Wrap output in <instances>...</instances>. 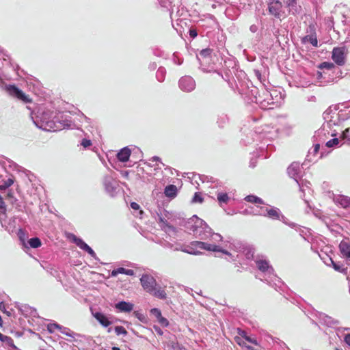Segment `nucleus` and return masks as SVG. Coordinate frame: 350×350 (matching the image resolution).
Listing matches in <instances>:
<instances>
[{
    "label": "nucleus",
    "instance_id": "nucleus-54",
    "mask_svg": "<svg viewBox=\"0 0 350 350\" xmlns=\"http://www.w3.org/2000/svg\"><path fill=\"white\" fill-rule=\"evenodd\" d=\"M131 207L134 210L139 209V205L137 202H131Z\"/></svg>",
    "mask_w": 350,
    "mask_h": 350
},
{
    "label": "nucleus",
    "instance_id": "nucleus-29",
    "mask_svg": "<svg viewBox=\"0 0 350 350\" xmlns=\"http://www.w3.org/2000/svg\"><path fill=\"white\" fill-rule=\"evenodd\" d=\"M164 193L167 197H174L175 196V185H170L165 187Z\"/></svg>",
    "mask_w": 350,
    "mask_h": 350
},
{
    "label": "nucleus",
    "instance_id": "nucleus-6",
    "mask_svg": "<svg viewBox=\"0 0 350 350\" xmlns=\"http://www.w3.org/2000/svg\"><path fill=\"white\" fill-rule=\"evenodd\" d=\"M6 92L12 97L16 98L24 103H30L32 100L15 85H8L5 87Z\"/></svg>",
    "mask_w": 350,
    "mask_h": 350
},
{
    "label": "nucleus",
    "instance_id": "nucleus-40",
    "mask_svg": "<svg viewBox=\"0 0 350 350\" xmlns=\"http://www.w3.org/2000/svg\"><path fill=\"white\" fill-rule=\"evenodd\" d=\"M228 119L226 116L222 115L221 116H220L217 121L219 126L223 127L224 124H226L228 122Z\"/></svg>",
    "mask_w": 350,
    "mask_h": 350
},
{
    "label": "nucleus",
    "instance_id": "nucleus-33",
    "mask_svg": "<svg viewBox=\"0 0 350 350\" xmlns=\"http://www.w3.org/2000/svg\"><path fill=\"white\" fill-rule=\"evenodd\" d=\"M62 329V326L57 323H50L47 326V330L50 333L54 332L56 329Z\"/></svg>",
    "mask_w": 350,
    "mask_h": 350
},
{
    "label": "nucleus",
    "instance_id": "nucleus-60",
    "mask_svg": "<svg viewBox=\"0 0 350 350\" xmlns=\"http://www.w3.org/2000/svg\"><path fill=\"white\" fill-rule=\"evenodd\" d=\"M125 274L128 275H134V271L133 269H126Z\"/></svg>",
    "mask_w": 350,
    "mask_h": 350
},
{
    "label": "nucleus",
    "instance_id": "nucleus-42",
    "mask_svg": "<svg viewBox=\"0 0 350 350\" xmlns=\"http://www.w3.org/2000/svg\"><path fill=\"white\" fill-rule=\"evenodd\" d=\"M269 129V127L268 126H265V128L262 129V133L265 137L272 139L275 135L271 134V132L268 131Z\"/></svg>",
    "mask_w": 350,
    "mask_h": 350
},
{
    "label": "nucleus",
    "instance_id": "nucleus-38",
    "mask_svg": "<svg viewBox=\"0 0 350 350\" xmlns=\"http://www.w3.org/2000/svg\"><path fill=\"white\" fill-rule=\"evenodd\" d=\"M125 272H126V269L125 268H124V267H119V268H118L116 269H113L111 271V275L113 277H116V276H117L120 273L125 274Z\"/></svg>",
    "mask_w": 350,
    "mask_h": 350
},
{
    "label": "nucleus",
    "instance_id": "nucleus-22",
    "mask_svg": "<svg viewBox=\"0 0 350 350\" xmlns=\"http://www.w3.org/2000/svg\"><path fill=\"white\" fill-rule=\"evenodd\" d=\"M266 206L263 204H256L253 206V208L254 211H252L254 215H260L264 216L265 215V211Z\"/></svg>",
    "mask_w": 350,
    "mask_h": 350
},
{
    "label": "nucleus",
    "instance_id": "nucleus-61",
    "mask_svg": "<svg viewBox=\"0 0 350 350\" xmlns=\"http://www.w3.org/2000/svg\"><path fill=\"white\" fill-rule=\"evenodd\" d=\"M295 0H284V3L288 7L293 3Z\"/></svg>",
    "mask_w": 350,
    "mask_h": 350
},
{
    "label": "nucleus",
    "instance_id": "nucleus-8",
    "mask_svg": "<svg viewBox=\"0 0 350 350\" xmlns=\"http://www.w3.org/2000/svg\"><path fill=\"white\" fill-rule=\"evenodd\" d=\"M265 211V217H267L271 219H275V220H281L284 224L293 227L294 226L293 224H288L286 221V218L282 215L280 209L278 208L272 206H267Z\"/></svg>",
    "mask_w": 350,
    "mask_h": 350
},
{
    "label": "nucleus",
    "instance_id": "nucleus-52",
    "mask_svg": "<svg viewBox=\"0 0 350 350\" xmlns=\"http://www.w3.org/2000/svg\"><path fill=\"white\" fill-rule=\"evenodd\" d=\"M252 211H254V208H253V206H250V207H248L247 208H245V209L244 210V211H243V212H244L245 214H250V215H253Z\"/></svg>",
    "mask_w": 350,
    "mask_h": 350
},
{
    "label": "nucleus",
    "instance_id": "nucleus-57",
    "mask_svg": "<svg viewBox=\"0 0 350 350\" xmlns=\"http://www.w3.org/2000/svg\"><path fill=\"white\" fill-rule=\"evenodd\" d=\"M18 236H19L20 239H21L23 241H24V239H23V237H25V232H24V231H23V230L20 229V230H18Z\"/></svg>",
    "mask_w": 350,
    "mask_h": 350
},
{
    "label": "nucleus",
    "instance_id": "nucleus-2",
    "mask_svg": "<svg viewBox=\"0 0 350 350\" xmlns=\"http://www.w3.org/2000/svg\"><path fill=\"white\" fill-rule=\"evenodd\" d=\"M282 96L279 95L277 90L269 92L267 90H262L261 94L254 96V100H252L259 105L264 109H273L280 105Z\"/></svg>",
    "mask_w": 350,
    "mask_h": 350
},
{
    "label": "nucleus",
    "instance_id": "nucleus-31",
    "mask_svg": "<svg viewBox=\"0 0 350 350\" xmlns=\"http://www.w3.org/2000/svg\"><path fill=\"white\" fill-rule=\"evenodd\" d=\"M234 339L239 345L247 348V350H254L252 347L246 345V344H245L246 340H245L244 338H242L241 337H235Z\"/></svg>",
    "mask_w": 350,
    "mask_h": 350
},
{
    "label": "nucleus",
    "instance_id": "nucleus-1",
    "mask_svg": "<svg viewBox=\"0 0 350 350\" xmlns=\"http://www.w3.org/2000/svg\"><path fill=\"white\" fill-rule=\"evenodd\" d=\"M176 226L200 240L208 239L211 234V228L203 219L196 215L188 219L182 217L180 214L178 216L176 215Z\"/></svg>",
    "mask_w": 350,
    "mask_h": 350
},
{
    "label": "nucleus",
    "instance_id": "nucleus-23",
    "mask_svg": "<svg viewBox=\"0 0 350 350\" xmlns=\"http://www.w3.org/2000/svg\"><path fill=\"white\" fill-rule=\"evenodd\" d=\"M217 198L220 206L223 204H228L230 198L226 193L218 192L217 194Z\"/></svg>",
    "mask_w": 350,
    "mask_h": 350
},
{
    "label": "nucleus",
    "instance_id": "nucleus-18",
    "mask_svg": "<svg viewBox=\"0 0 350 350\" xmlns=\"http://www.w3.org/2000/svg\"><path fill=\"white\" fill-rule=\"evenodd\" d=\"M334 201L336 204H340L343 208H350V198L346 196H336L334 198Z\"/></svg>",
    "mask_w": 350,
    "mask_h": 350
},
{
    "label": "nucleus",
    "instance_id": "nucleus-21",
    "mask_svg": "<svg viewBox=\"0 0 350 350\" xmlns=\"http://www.w3.org/2000/svg\"><path fill=\"white\" fill-rule=\"evenodd\" d=\"M318 68L321 70V71H332V70H336V67L335 66V65L332 63V62H323L321 63L319 66Z\"/></svg>",
    "mask_w": 350,
    "mask_h": 350
},
{
    "label": "nucleus",
    "instance_id": "nucleus-49",
    "mask_svg": "<svg viewBox=\"0 0 350 350\" xmlns=\"http://www.w3.org/2000/svg\"><path fill=\"white\" fill-rule=\"evenodd\" d=\"M157 321L163 326H167L168 325L167 320L165 318L163 317L162 315L157 319Z\"/></svg>",
    "mask_w": 350,
    "mask_h": 350
},
{
    "label": "nucleus",
    "instance_id": "nucleus-25",
    "mask_svg": "<svg viewBox=\"0 0 350 350\" xmlns=\"http://www.w3.org/2000/svg\"><path fill=\"white\" fill-rule=\"evenodd\" d=\"M150 294L153 295L154 297L160 298V299H165L166 297V293L165 291L159 287V288H157L156 286L154 288L153 293H150Z\"/></svg>",
    "mask_w": 350,
    "mask_h": 350
},
{
    "label": "nucleus",
    "instance_id": "nucleus-11",
    "mask_svg": "<svg viewBox=\"0 0 350 350\" xmlns=\"http://www.w3.org/2000/svg\"><path fill=\"white\" fill-rule=\"evenodd\" d=\"M143 288L148 293H153L154 288L157 286L155 279L150 275L144 274L140 278Z\"/></svg>",
    "mask_w": 350,
    "mask_h": 350
},
{
    "label": "nucleus",
    "instance_id": "nucleus-4",
    "mask_svg": "<svg viewBox=\"0 0 350 350\" xmlns=\"http://www.w3.org/2000/svg\"><path fill=\"white\" fill-rule=\"evenodd\" d=\"M256 264L258 269L264 274V280L269 284H271L273 282L277 285L276 282H280V279L273 273V269L269 264V262L265 259H259L256 261Z\"/></svg>",
    "mask_w": 350,
    "mask_h": 350
},
{
    "label": "nucleus",
    "instance_id": "nucleus-62",
    "mask_svg": "<svg viewBox=\"0 0 350 350\" xmlns=\"http://www.w3.org/2000/svg\"><path fill=\"white\" fill-rule=\"evenodd\" d=\"M253 256V252L252 250H248L247 254H246V257L247 258H250L251 257Z\"/></svg>",
    "mask_w": 350,
    "mask_h": 350
},
{
    "label": "nucleus",
    "instance_id": "nucleus-55",
    "mask_svg": "<svg viewBox=\"0 0 350 350\" xmlns=\"http://www.w3.org/2000/svg\"><path fill=\"white\" fill-rule=\"evenodd\" d=\"M345 341L349 346H350V333L345 335Z\"/></svg>",
    "mask_w": 350,
    "mask_h": 350
},
{
    "label": "nucleus",
    "instance_id": "nucleus-30",
    "mask_svg": "<svg viewBox=\"0 0 350 350\" xmlns=\"http://www.w3.org/2000/svg\"><path fill=\"white\" fill-rule=\"evenodd\" d=\"M208 239H210V241L213 243H219L222 241L223 237L221 234L211 231V234H210Z\"/></svg>",
    "mask_w": 350,
    "mask_h": 350
},
{
    "label": "nucleus",
    "instance_id": "nucleus-58",
    "mask_svg": "<svg viewBox=\"0 0 350 350\" xmlns=\"http://www.w3.org/2000/svg\"><path fill=\"white\" fill-rule=\"evenodd\" d=\"M250 30L253 32V33H255L258 30V27L256 25H252L250 27Z\"/></svg>",
    "mask_w": 350,
    "mask_h": 350
},
{
    "label": "nucleus",
    "instance_id": "nucleus-43",
    "mask_svg": "<svg viewBox=\"0 0 350 350\" xmlns=\"http://www.w3.org/2000/svg\"><path fill=\"white\" fill-rule=\"evenodd\" d=\"M342 139L350 143V128H348L343 131Z\"/></svg>",
    "mask_w": 350,
    "mask_h": 350
},
{
    "label": "nucleus",
    "instance_id": "nucleus-50",
    "mask_svg": "<svg viewBox=\"0 0 350 350\" xmlns=\"http://www.w3.org/2000/svg\"><path fill=\"white\" fill-rule=\"evenodd\" d=\"M245 340H246L252 344L256 345H258L257 340L255 338H252L251 336H245Z\"/></svg>",
    "mask_w": 350,
    "mask_h": 350
},
{
    "label": "nucleus",
    "instance_id": "nucleus-53",
    "mask_svg": "<svg viewBox=\"0 0 350 350\" xmlns=\"http://www.w3.org/2000/svg\"><path fill=\"white\" fill-rule=\"evenodd\" d=\"M254 72L255 74V76L257 77V79L258 80L261 81L262 75H261L260 72L258 70H254Z\"/></svg>",
    "mask_w": 350,
    "mask_h": 350
},
{
    "label": "nucleus",
    "instance_id": "nucleus-16",
    "mask_svg": "<svg viewBox=\"0 0 350 350\" xmlns=\"http://www.w3.org/2000/svg\"><path fill=\"white\" fill-rule=\"evenodd\" d=\"M339 249L344 256L350 259V241L349 239L342 240L339 245Z\"/></svg>",
    "mask_w": 350,
    "mask_h": 350
},
{
    "label": "nucleus",
    "instance_id": "nucleus-13",
    "mask_svg": "<svg viewBox=\"0 0 350 350\" xmlns=\"http://www.w3.org/2000/svg\"><path fill=\"white\" fill-rule=\"evenodd\" d=\"M179 88L185 92H191L196 88L195 81L189 76L183 77L179 80Z\"/></svg>",
    "mask_w": 350,
    "mask_h": 350
},
{
    "label": "nucleus",
    "instance_id": "nucleus-46",
    "mask_svg": "<svg viewBox=\"0 0 350 350\" xmlns=\"http://www.w3.org/2000/svg\"><path fill=\"white\" fill-rule=\"evenodd\" d=\"M323 321L324 323L328 326H330L334 323V320L328 316H325L323 317Z\"/></svg>",
    "mask_w": 350,
    "mask_h": 350
},
{
    "label": "nucleus",
    "instance_id": "nucleus-7",
    "mask_svg": "<svg viewBox=\"0 0 350 350\" xmlns=\"http://www.w3.org/2000/svg\"><path fill=\"white\" fill-rule=\"evenodd\" d=\"M336 75V70L317 71L316 78L320 85H326L334 81Z\"/></svg>",
    "mask_w": 350,
    "mask_h": 350
},
{
    "label": "nucleus",
    "instance_id": "nucleus-32",
    "mask_svg": "<svg viewBox=\"0 0 350 350\" xmlns=\"http://www.w3.org/2000/svg\"><path fill=\"white\" fill-rule=\"evenodd\" d=\"M14 183V180L12 178H8L6 180L3 181V183L0 185V191H3L10 187Z\"/></svg>",
    "mask_w": 350,
    "mask_h": 350
},
{
    "label": "nucleus",
    "instance_id": "nucleus-37",
    "mask_svg": "<svg viewBox=\"0 0 350 350\" xmlns=\"http://www.w3.org/2000/svg\"><path fill=\"white\" fill-rule=\"evenodd\" d=\"M115 332L117 335H124L126 336L128 332L126 329L122 326H116L115 327Z\"/></svg>",
    "mask_w": 350,
    "mask_h": 350
},
{
    "label": "nucleus",
    "instance_id": "nucleus-27",
    "mask_svg": "<svg viewBox=\"0 0 350 350\" xmlns=\"http://www.w3.org/2000/svg\"><path fill=\"white\" fill-rule=\"evenodd\" d=\"M288 8H289L288 12L293 15L299 14L301 10V6L297 4L296 1L288 6Z\"/></svg>",
    "mask_w": 350,
    "mask_h": 350
},
{
    "label": "nucleus",
    "instance_id": "nucleus-36",
    "mask_svg": "<svg viewBox=\"0 0 350 350\" xmlns=\"http://www.w3.org/2000/svg\"><path fill=\"white\" fill-rule=\"evenodd\" d=\"M340 140L338 138H334L326 142V146L332 148L338 145Z\"/></svg>",
    "mask_w": 350,
    "mask_h": 350
},
{
    "label": "nucleus",
    "instance_id": "nucleus-63",
    "mask_svg": "<svg viewBox=\"0 0 350 350\" xmlns=\"http://www.w3.org/2000/svg\"><path fill=\"white\" fill-rule=\"evenodd\" d=\"M5 337V335H3L0 332V340L3 342Z\"/></svg>",
    "mask_w": 350,
    "mask_h": 350
},
{
    "label": "nucleus",
    "instance_id": "nucleus-24",
    "mask_svg": "<svg viewBox=\"0 0 350 350\" xmlns=\"http://www.w3.org/2000/svg\"><path fill=\"white\" fill-rule=\"evenodd\" d=\"M245 200L248 202L255 204V205L264 204L263 200L256 196L249 195L245 198Z\"/></svg>",
    "mask_w": 350,
    "mask_h": 350
},
{
    "label": "nucleus",
    "instance_id": "nucleus-59",
    "mask_svg": "<svg viewBox=\"0 0 350 350\" xmlns=\"http://www.w3.org/2000/svg\"><path fill=\"white\" fill-rule=\"evenodd\" d=\"M332 262L333 264V266H334V268L335 270L339 271H341V267L340 265L334 263L332 260Z\"/></svg>",
    "mask_w": 350,
    "mask_h": 350
},
{
    "label": "nucleus",
    "instance_id": "nucleus-14",
    "mask_svg": "<svg viewBox=\"0 0 350 350\" xmlns=\"http://www.w3.org/2000/svg\"><path fill=\"white\" fill-rule=\"evenodd\" d=\"M288 176L296 182L301 179V167L299 163L293 162L287 169Z\"/></svg>",
    "mask_w": 350,
    "mask_h": 350
},
{
    "label": "nucleus",
    "instance_id": "nucleus-17",
    "mask_svg": "<svg viewBox=\"0 0 350 350\" xmlns=\"http://www.w3.org/2000/svg\"><path fill=\"white\" fill-rule=\"evenodd\" d=\"M115 308L120 312H130L133 310L134 305L132 303L122 301L117 303Z\"/></svg>",
    "mask_w": 350,
    "mask_h": 350
},
{
    "label": "nucleus",
    "instance_id": "nucleus-47",
    "mask_svg": "<svg viewBox=\"0 0 350 350\" xmlns=\"http://www.w3.org/2000/svg\"><path fill=\"white\" fill-rule=\"evenodd\" d=\"M81 144L84 148H88L92 145V142L91 140L85 138L82 139Z\"/></svg>",
    "mask_w": 350,
    "mask_h": 350
},
{
    "label": "nucleus",
    "instance_id": "nucleus-41",
    "mask_svg": "<svg viewBox=\"0 0 350 350\" xmlns=\"http://www.w3.org/2000/svg\"><path fill=\"white\" fill-rule=\"evenodd\" d=\"M203 201V198L202 195L200 193H195L194 196L193 197L192 202H198L202 203Z\"/></svg>",
    "mask_w": 350,
    "mask_h": 350
},
{
    "label": "nucleus",
    "instance_id": "nucleus-35",
    "mask_svg": "<svg viewBox=\"0 0 350 350\" xmlns=\"http://www.w3.org/2000/svg\"><path fill=\"white\" fill-rule=\"evenodd\" d=\"M5 198L10 201V202L12 204H14L16 201V198L14 197V193L12 190H9L6 194V196H5Z\"/></svg>",
    "mask_w": 350,
    "mask_h": 350
},
{
    "label": "nucleus",
    "instance_id": "nucleus-39",
    "mask_svg": "<svg viewBox=\"0 0 350 350\" xmlns=\"http://www.w3.org/2000/svg\"><path fill=\"white\" fill-rule=\"evenodd\" d=\"M3 342H4L5 344L10 347L16 348V347L14 346V340L10 336H5Z\"/></svg>",
    "mask_w": 350,
    "mask_h": 350
},
{
    "label": "nucleus",
    "instance_id": "nucleus-56",
    "mask_svg": "<svg viewBox=\"0 0 350 350\" xmlns=\"http://www.w3.org/2000/svg\"><path fill=\"white\" fill-rule=\"evenodd\" d=\"M239 334L240 335L239 337L244 338L245 340V336H248L245 331L243 330H239Z\"/></svg>",
    "mask_w": 350,
    "mask_h": 350
},
{
    "label": "nucleus",
    "instance_id": "nucleus-20",
    "mask_svg": "<svg viewBox=\"0 0 350 350\" xmlns=\"http://www.w3.org/2000/svg\"><path fill=\"white\" fill-rule=\"evenodd\" d=\"M94 317L104 327H108L111 324L108 318L101 312H96L94 314Z\"/></svg>",
    "mask_w": 350,
    "mask_h": 350
},
{
    "label": "nucleus",
    "instance_id": "nucleus-34",
    "mask_svg": "<svg viewBox=\"0 0 350 350\" xmlns=\"http://www.w3.org/2000/svg\"><path fill=\"white\" fill-rule=\"evenodd\" d=\"M212 53V50L211 49H204L200 51L199 55L202 58L209 57Z\"/></svg>",
    "mask_w": 350,
    "mask_h": 350
},
{
    "label": "nucleus",
    "instance_id": "nucleus-44",
    "mask_svg": "<svg viewBox=\"0 0 350 350\" xmlns=\"http://www.w3.org/2000/svg\"><path fill=\"white\" fill-rule=\"evenodd\" d=\"M150 314L153 316H154L157 319V320L161 317V311L157 309V308H152L151 310H150Z\"/></svg>",
    "mask_w": 350,
    "mask_h": 350
},
{
    "label": "nucleus",
    "instance_id": "nucleus-10",
    "mask_svg": "<svg viewBox=\"0 0 350 350\" xmlns=\"http://www.w3.org/2000/svg\"><path fill=\"white\" fill-rule=\"evenodd\" d=\"M299 187V191L301 193V198L304 200L305 203L310 206V200L306 198L307 196H312V190L310 188V183L303 179H300L296 182Z\"/></svg>",
    "mask_w": 350,
    "mask_h": 350
},
{
    "label": "nucleus",
    "instance_id": "nucleus-9",
    "mask_svg": "<svg viewBox=\"0 0 350 350\" xmlns=\"http://www.w3.org/2000/svg\"><path fill=\"white\" fill-rule=\"evenodd\" d=\"M66 237L72 242L75 243L79 248L88 252L92 257H96V253L94 251L81 239L77 237L72 233H67Z\"/></svg>",
    "mask_w": 350,
    "mask_h": 350
},
{
    "label": "nucleus",
    "instance_id": "nucleus-26",
    "mask_svg": "<svg viewBox=\"0 0 350 350\" xmlns=\"http://www.w3.org/2000/svg\"><path fill=\"white\" fill-rule=\"evenodd\" d=\"M320 148V145L317 144L314 146L313 148L308 151V154L307 155V160L309 161H312L313 160L312 157H314L319 152Z\"/></svg>",
    "mask_w": 350,
    "mask_h": 350
},
{
    "label": "nucleus",
    "instance_id": "nucleus-3",
    "mask_svg": "<svg viewBox=\"0 0 350 350\" xmlns=\"http://www.w3.org/2000/svg\"><path fill=\"white\" fill-rule=\"evenodd\" d=\"M180 250L184 252L192 255L202 254V253L201 252L200 250L219 252L226 255H231L228 251L221 249L219 245L215 243H208L199 241H192L190 243L189 245L182 247Z\"/></svg>",
    "mask_w": 350,
    "mask_h": 350
},
{
    "label": "nucleus",
    "instance_id": "nucleus-12",
    "mask_svg": "<svg viewBox=\"0 0 350 350\" xmlns=\"http://www.w3.org/2000/svg\"><path fill=\"white\" fill-rule=\"evenodd\" d=\"M332 59L336 64L339 66L344 65L345 64V48H334L332 51Z\"/></svg>",
    "mask_w": 350,
    "mask_h": 350
},
{
    "label": "nucleus",
    "instance_id": "nucleus-48",
    "mask_svg": "<svg viewBox=\"0 0 350 350\" xmlns=\"http://www.w3.org/2000/svg\"><path fill=\"white\" fill-rule=\"evenodd\" d=\"M334 117V116H332V119L329 120L327 121V124L328 126H331L332 124L336 125V124H338L337 121H338V114L336 113V120H332Z\"/></svg>",
    "mask_w": 350,
    "mask_h": 350
},
{
    "label": "nucleus",
    "instance_id": "nucleus-5",
    "mask_svg": "<svg viewBox=\"0 0 350 350\" xmlns=\"http://www.w3.org/2000/svg\"><path fill=\"white\" fill-rule=\"evenodd\" d=\"M268 10L271 15L280 20L286 16L283 5L279 0H269Z\"/></svg>",
    "mask_w": 350,
    "mask_h": 350
},
{
    "label": "nucleus",
    "instance_id": "nucleus-45",
    "mask_svg": "<svg viewBox=\"0 0 350 350\" xmlns=\"http://www.w3.org/2000/svg\"><path fill=\"white\" fill-rule=\"evenodd\" d=\"M0 310L6 314L8 317L11 316V312L6 310V306L3 302H0Z\"/></svg>",
    "mask_w": 350,
    "mask_h": 350
},
{
    "label": "nucleus",
    "instance_id": "nucleus-64",
    "mask_svg": "<svg viewBox=\"0 0 350 350\" xmlns=\"http://www.w3.org/2000/svg\"><path fill=\"white\" fill-rule=\"evenodd\" d=\"M113 350H120V348L119 347H113L112 348Z\"/></svg>",
    "mask_w": 350,
    "mask_h": 350
},
{
    "label": "nucleus",
    "instance_id": "nucleus-15",
    "mask_svg": "<svg viewBox=\"0 0 350 350\" xmlns=\"http://www.w3.org/2000/svg\"><path fill=\"white\" fill-rule=\"evenodd\" d=\"M314 25H310L308 27V29L307 30V33H310L309 35L306 36L303 38L304 42H310L314 46H317L318 45V41L317 37L314 35Z\"/></svg>",
    "mask_w": 350,
    "mask_h": 350
},
{
    "label": "nucleus",
    "instance_id": "nucleus-28",
    "mask_svg": "<svg viewBox=\"0 0 350 350\" xmlns=\"http://www.w3.org/2000/svg\"><path fill=\"white\" fill-rule=\"evenodd\" d=\"M28 243L31 247L32 248H38L41 246L42 243L39 238L34 237L31 238L28 241Z\"/></svg>",
    "mask_w": 350,
    "mask_h": 350
},
{
    "label": "nucleus",
    "instance_id": "nucleus-51",
    "mask_svg": "<svg viewBox=\"0 0 350 350\" xmlns=\"http://www.w3.org/2000/svg\"><path fill=\"white\" fill-rule=\"evenodd\" d=\"M189 33L190 37L193 39L195 38L198 35L197 31L195 29H190Z\"/></svg>",
    "mask_w": 350,
    "mask_h": 350
},
{
    "label": "nucleus",
    "instance_id": "nucleus-19",
    "mask_svg": "<svg viewBox=\"0 0 350 350\" xmlns=\"http://www.w3.org/2000/svg\"><path fill=\"white\" fill-rule=\"evenodd\" d=\"M131 154V150L129 148L125 147L118 152L117 154V158L121 162H126L129 161Z\"/></svg>",
    "mask_w": 350,
    "mask_h": 350
}]
</instances>
